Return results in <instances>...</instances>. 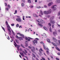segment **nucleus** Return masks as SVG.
Masks as SVG:
<instances>
[{
    "label": "nucleus",
    "instance_id": "obj_32",
    "mask_svg": "<svg viewBox=\"0 0 60 60\" xmlns=\"http://www.w3.org/2000/svg\"><path fill=\"white\" fill-rule=\"evenodd\" d=\"M21 47H22L23 48H24V49L25 48L24 47V45H23L22 44H21Z\"/></svg>",
    "mask_w": 60,
    "mask_h": 60
},
{
    "label": "nucleus",
    "instance_id": "obj_28",
    "mask_svg": "<svg viewBox=\"0 0 60 60\" xmlns=\"http://www.w3.org/2000/svg\"><path fill=\"white\" fill-rule=\"evenodd\" d=\"M46 53H47V54L48 55H49V51H46Z\"/></svg>",
    "mask_w": 60,
    "mask_h": 60
},
{
    "label": "nucleus",
    "instance_id": "obj_58",
    "mask_svg": "<svg viewBox=\"0 0 60 60\" xmlns=\"http://www.w3.org/2000/svg\"><path fill=\"white\" fill-rule=\"evenodd\" d=\"M19 56L20 57V58H22V57L21 56V55H19Z\"/></svg>",
    "mask_w": 60,
    "mask_h": 60
},
{
    "label": "nucleus",
    "instance_id": "obj_18",
    "mask_svg": "<svg viewBox=\"0 0 60 60\" xmlns=\"http://www.w3.org/2000/svg\"><path fill=\"white\" fill-rule=\"evenodd\" d=\"M43 28L45 30H46V31H48V29H47V28H46V27L44 26L43 27Z\"/></svg>",
    "mask_w": 60,
    "mask_h": 60
},
{
    "label": "nucleus",
    "instance_id": "obj_45",
    "mask_svg": "<svg viewBox=\"0 0 60 60\" xmlns=\"http://www.w3.org/2000/svg\"><path fill=\"white\" fill-rule=\"evenodd\" d=\"M31 50H32V52L33 53H35V52L34 51H33V50H32V49H31Z\"/></svg>",
    "mask_w": 60,
    "mask_h": 60
},
{
    "label": "nucleus",
    "instance_id": "obj_20",
    "mask_svg": "<svg viewBox=\"0 0 60 60\" xmlns=\"http://www.w3.org/2000/svg\"><path fill=\"white\" fill-rule=\"evenodd\" d=\"M20 41H21V40H23V38L21 37H19V38Z\"/></svg>",
    "mask_w": 60,
    "mask_h": 60
},
{
    "label": "nucleus",
    "instance_id": "obj_3",
    "mask_svg": "<svg viewBox=\"0 0 60 60\" xmlns=\"http://www.w3.org/2000/svg\"><path fill=\"white\" fill-rule=\"evenodd\" d=\"M17 17L18 18L16 19V20L19 22H22L21 19L20 18V17L19 16H17Z\"/></svg>",
    "mask_w": 60,
    "mask_h": 60
},
{
    "label": "nucleus",
    "instance_id": "obj_8",
    "mask_svg": "<svg viewBox=\"0 0 60 60\" xmlns=\"http://www.w3.org/2000/svg\"><path fill=\"white\" fill-rule=\"evenodd\" d=\"M52 39H53L54 40H55V41H54V42H55L56 43V44H57V41H57V39H56V38L54 37H53Z\"/></svg>",
    "mask_w": 60,
    "mask_h": 60
},
{
    "label": "nucleus",
    "instance_id": "obj_59",
    "mask_svg": "<svg viewBox=\"0 0 60 60\" xmlns=\"http://www.w3.org/2000/svg\"><path fill=\"white\" fill-rule=\"evenodd\" d=\"M36 40H39V39L37 38H35Z\"/></svg>",
    "mask_w": 60,
    "mask_h": 60
},
{
    "label": "nucleus",
    "instance_id": "obj_36",
    "mask_svg": "<svg viewBox=\"0 0 60 60\" xmlns=\"http://www.w3.org/2000/svg\"><path fill=\"white\" fill-rule=\"evenodd\" d=\"M16 27H19V25L18 24H17L16 25Z\"/></svg>",
    "mask_w": 60,
    "mask_h": 60
},
{
    "label": "nucleus",
    "instance_id": "obj_42",
    "mask_svg": "<svg viewBox=\"0 0 60 60\" xmlns=\"http://www.w3.org/2000/svg\"><path fill=\"white\" fill-rule=\"evenodd\" d=\"M24 51L26 53H27V51L26 50V49H24Z\"/></svg>",
    "mask_w": 60,
    "mask_h": 60
},
{
    "label": "nucleus",
    "instance_id": "obj_61",
    "mask_svg": "<svg viewBox=\"0 0 60 60\" xmlns=\"http://www.w3.org/2000/svg\"><path fill=\"white\" fill-rule=\"evenodd\" d=\"M57 25L58 26H59V27H60V25H59L58 24H57Z\"/></svg>",
    "mask_w": 60,
    "mask_h": 60
},
{
    "label": "nucleus",
    "instance_id": "obj_27",
    "mask_svg": "<svg viewBox=\"0 0 60 60\" xmlns=\"http://www.w3.org/2000/svg\"><path fill=\"white\" fill-rule=\"evenodd\" d=\"M54 16H52V17H51V18H50V19H54Z\"/></svg>",
    "mask_w": 60,
    "mask_h": 60
},
{
    "label": "nucleus",
    "instance_id": "obj_4",
    "mask_svg": "<svg viewBox=\"0 0 60 60\" xmlns=\"http://www.w3.org/2000/svg\"><path fill=\"white\" fill-rule=\"evenodd\" d=\"M42 21L41 22V21H39L38 20H37V22H38V23H40V24H45V21L42 20Z\"/></svg>",
    "mask_w": 60,
    "mask_h": 60
},
{
    "label": "nucleus",
    "instance_id": "obj_46",
    "mask_svg": "<svg viewBox=\"0 0 60 60\" xmlns=\"http://www.w3.org/2000/svg\"><path fill=\"white\" fill-rule=\"evenodd\" d=\"M58 16H60V11H59V12L58 13Z\"/></svg>",
    "mask_w": 60,
    "mask_h": 60
},
{
    "label": "nucleus",
    "instance_id": "obj_16",
    "mask_svg": "<svg viewBox=\"0 0 60 60\" xmlns=\"http://www.w3.org/2000/svg\"><path fill=\"white\" fill-rule=\"evenodd\" d=\"M53 34L54 36H56V34H57V33L56 32H54L53 33Z\"/></svg>",
    "mask_w": 60,
    "mask_h": 60
},
{
    "label": "nucleus",
    "instance_id": "obj_33",
    "mask_svg": "<svg viewBox=\"0 0 60 60\" xmlns=\"http://www.w3.org/2000/svg\"><path fill=\"white\" fill-rule=\"evenodd\" d=\"M15 36L16 38L17 39H19V37L17 35L16 36Z\"/></svg>",
    "mask_w": 60,
    "mask_h": 60
},
{
    "label": "nucleus",
    "instance_id": "obj_31",
    "mask_svg": "<svg viewBox=\"0 0 60 60\" xmlns=\"http://www.w3.org/2000/svg\"><path fill=\"white\" fill-rule=\"evenodd\" d=\"M22 52L23 53V54H24V55H27L26 54V53L25 52H24V51H23Z\"/></svg>",
    "mask_w": 60,
    "mask_h": 60
},
{
    "label": "nucleus",
    "instance_id": "obj_6",
    "mask_svg": "<svg viewBox=\"0 0 60 60\" xmlns=\"http://www.w3.org/2000/svg\"><path fill=\"white\" fill-rule=\"evenodd\" d=\"M17 34H19L21 36H22V37L23 38H25V36L24 35L20 33H17Z\"/></svg>",
    "mask_w": 60,
    "mask_h": 60
},
{
    "label": "nucleus",
    "instance_id": "obj_43",
    "mask_svg": "<svg viewBox=\"0 0 60 60\" xmlns=\"http://www.w3.org/2000/svg\"><path fill=\"white\" fill-rule=\"evenodd\" d=\"M22 7H23V6H24V4L23 3H22Z\"/></svg>",
    "mask_w": 60,
    "mask_h": 60
},
{
    "label": "nucleus",
    "instance_id": "obj_14",
    "mask_svg": "<svg viewBox=\"0 0 60 60\" xmlns=\"http://www.w3.org/2000/svg\"><path fill=\"white\" fill-rule=\"evenodd\" d=\"M56 2L57 4L60 3V0H56Z\"/></svg>",
    "mask_w": 60,
    "mask_h": 60
},
{
    "label": "nucleus",
    "instance_id": "obj_19",
    "mask_svg": "<svg viewBox=\"0 0 60 60\" xmlns=\"http://www.w3.org/2000/svg\"><path fill=\"white\" fill-rule=\"evenodd\" d=\"M38 24L39 25V26H40V27H42L43 26V25L41 24H40L38 23Z\"/></svg>",
    "mask_w": 60,
    "mask_h": 60
},
{
    "label": "nucleus",
    "instance_id": "obj_54",
    "mask_svg": "<svg viewBox=\"0 0 60 60\" xmlns=\"http://www.w3.org/2000/svg\"><path fill=\"white\" fill-rule=\"evenodd\" d=\"M25 18V17H24V16H23L22 18L23 20H25V18Z\"/></svg>",
    "mask_w": 60,
    "mask_h": 60
},
{
    "label": "nucleus",
    "instance_id": "obj_29",
    "mask_svg": "<svg viewBox=\"0 0 60 60\" xmlns=\"http://www.w3.org/2000/svg\"><path fill=\"white\" fill-rule=\"evenodd\" d=\"M40 43H41V44H43V45H44V42H43L42 41H41V42Z\"/></svg>",
    "mask_w": 60,
    "mask_h": 60
},
{
    "label": "nucleus",
    "instance_id": "obj_52",
    "mask_svg": "<svg viewBox=\"0 0 60 60\" xmlns=\"http://www.w3.org/2000/svg\"><path fill=\"white\" fill-rule=\"evenodd\" d=\"M57 54L58 55H59V56H60V52H58L57 53Z\"/></svg>",
    "mask_w": 60,
    "mask_h": 60
},
{
    "label": "nucleus",
    "instance_id": "obj_30",
    "mask_svg": "<svg viewBox=\"0 0 60 60\" xmlns=\"http://www.w3.org/2000/svg\"><path fill=\"white\" fill-rule=\"evenodd\" d=\"M49 31L51 32H52V31L51 30V28L50 27L49 28Z\"/></svg>",
    "mask_w": 60,
    "mask_h": 60
},
{
    "label": "nucleus",
    "instance_id": "obj_49",
    "mask_svg": "<svg viewBox=\"0 0 60 60\" xmlns=\"http://www.w3.org/2000/svg\"><path fill=\"white\" fill-rule=\"evenodd\" d=\"M56 59L57 60H59V59L58 58H56Z\"/></svg>",
    "mask_w": 60,
    "mask_h": 60
},
{
    "label": "nucleus",
    "instance_id": "obj_26",
    "mask_svg": "<svg viewBox=\"0 0 60 60\" xmlns=\"http://www.w3.org/2000/svg\"><path fill=\"white\" fill-rule=\"evenodd\" d=\"M8 8L9 9H10V8H11V6H10V5H8Z\"/></svg>",
    "mask_w": 60,
    "mask_h": 60
},
{
    "label": "nucleus",
    "instance_id": "obj_56",
    "mask_svg": "<svg viewBox=\"0 0 60 60\" xmlns=\"http://www.w3.org/2000/svg\"><path fill=\"white\" fill-rule=\"evenodd\" d=\"M44 7L45 8H47V6L46 5H45Z\"/></svg>",
    "mask_w": 60,
    "mask_h": 60
},
{
    "label": "nucleus",
    "instance_id": "obj_34",
    "mask_svg": "<svg viewBox=\"0 0 60 60\" xmlns=\"http://www.w3.org/2000/svg\"><path fill=\"white\" fill-rule=\"evenodd\" d=\"M28 2L29 3H31V0H28Z\"/></svg>",
    "mask_w": 60,
    "mask_h": 60
},
{
    "label": "nucleus",
    "instance_id": "obj_63",
    "mask_svg": "<svg viewBox=\"0 0 60 60\" xmlns=\"http://www.w3.org/2000/svg\"><path fill=\"white\" fill-rule=\"evenodd\" d=\"M20 51H22V49H20Z\"/></svg>",
    "mask_w": 60,
    "mask_h": 60
},
{
    "label": "nucleus",
    "instance_id": "obj_60",
    "mask_svg": "<svg viewBox=\"0 0 60 60\" xmlns=\"http://www.w3.org/2000/svg\"><path fill=\"white\" fill-rule=\"evenodd\" d=\"M17 10H15V13H17Z\"/></svg>",
    "mask_w": 60,
    "mask_h": 60
},
{
    "label": "nucleus",
    "instance_id": "obj_21",
    "mask_svg": "<svg viewBox=\"0 0 60 60\" xmlns=\"http://www.w3.org/2000/svg\"><path fill=\"white\" fill-rule=\"evenodd\" d=\"M15 41H16V43H18V44H19V41H18V40H17V39H15Z\"/></svg>",
    "mask_w": 60,
    "mask_h": 60
},
{
    "label": "nucleus",
    "instance_id": "obj_22",
    "mask_svg": "<svg viewBox=\"0 0 60 60\" xmlns=\"http://www.w3.org/2000/svg\"><path fill=\"white\" fill-rule=\"evenodd\" d=\"M11 31L12 32V33L13 35L15 36V33H14V32H13V30H11Z\"/></svg>",
    "mask_w": 60,
    "mask_h": 60
},
{
    "label": "nucleus",
    "instance_id": "obj_37",
    "mask_svg": "<svg viewBox=\"0 0 60 60\" xmlns=\"http://www.w3.org/2000/svg\"><path fill=\"white\" fill-rule=\"evenodd\" d=\"M1 27H2V29H3V30L4 31V32H5V29H4V27H3L2 26H1Z\"/></svg>",
    "mask_w": 60,
    "mask_h": 60
},
{
    "label": "nucleus",
    "instance_id": "obj_5",
    "mask_svg": "<svg viewBox=\"0 0 60 60\" xmlns=\"http://www.w3.org/2000/svg\"><path fill=\"white\" fill-rule=\"evenodd\" d=\"M56 6L53 5L52 7V9H53L54 10H56Z\"/></svg>",
    "mask_w": 60,
    "mask_h": 60
},
{
    "label": "nucleus",
    "instance_id": "obj_38",
    "mask_svg": "<svg viewBox=\"0 0 60 60\" xmlns=\"http://www.w3.org/2000/svg\"><path fill=\"white\" fill-rule=\"evenodd\" d=\"M25 43L26 44V45H25V46H26V47H27V46H28V45H27V44L26 43V42H25Z\"/></svg>",
    "mask_w": 60,
    "mask_h": 60
},
{
    "label": "nucleus",
    "instance_id": "obj_1",
    "mask_svg": "<svg viewBox=\"0 0 60 60\" xmlns=\"http://www.w3.org/2000/svg\"><path fill=\"white\" fill-rule=\"evenodd\" d=\"M52 12V10L50 9L48 10L47 11H45L44 12V13L45 15H48L49 14H50Z\"/></svg>",
    "mask_w": 60,
    "mask_h": 60
},
{
    "label": "nucleus",
    "instance_id": "obj_53",
    "mask_svg": "<svg viewBox=\"0 0 60 60\" xmlns=\"http://www.w3.org/2000/svg\"><path fill=\"white\" fill-rule=\"evenodd\" d=\"M30 8H33V5H31L30 6Z\"/></svg>",
    "mask_w": 60,
    "mask_h": 60
},
{
    "label": "nucleus",
    "instance_id": "obj_12",
    "mask_svg": "<svg viewBox=\"0 0 60 60\" xmlns=\"http://www.w3.org/2000/svg\"><path fill=\"white\" fill-rule=\"evenodd\" d=\"M53 2H51L50 3L48 4V6H50L51 5H52L53 4Z\"/></svg>",
    "mask_w": 60,
    "mask_h": 60
},
{
    "label": "nucleus",
    "instance_id": "obj_41",
    "mask_svg": "<svg viewBox=\"0 0 60 60\" xmlns=\"http://www.w3.org/2000/svg\"><path fill=\"white\" fill-rule=\"evenodd\" d=\"M47 18H49V17H50V16L49 15H47Z\"/></svg>",
    "mask_w": 60,
    "mask_h": 60
},
{
    "label": "nucleus",
    "instance_id": "obj_13",
    "mask_svg": "<svg viewBox=\"0 0 60 60\" xmlns=\"http://www.w3.org/2000/svg\"><path fill=\"white\" fill-rule=\"evenodd\" d=\"M40 13L41 15H43V12L41 10L40 11Z\"/></svg>",
    "mask_w": 60,
    "mask_h": 60
},
{
    "label": "nucleus",
    "instance_id": "obj_44",
    "mask_svg": "<svg viewBox=\"0 0 60 60\" xmlns=\"http://www.w3.org/2000/svg\"><path fill=\"white\" fill-rule=\"evenodd\" d=\"M37 8H38V9H40V8H41V7L40 6L39 7H37Z\"/></svg>",
    "mask_w": 60,
    "mask_h": 60
},
{
    "label": "nucleus",
    "instance_id": "obj_55",
    "mask_svg": "<svg viewBox=\"0 0 60 60\" xmlns=\"http://www.w3.org/2000/svg\"><path fill=\"white\" fill-rule=\"evenodd\" d=\"M28 48H29V49H31L32 48L31 47V46H28Z\"/></svg>",
    "mask_w": 60,
    "mask_h": 60
},
{
    "label": "nucleus",
    "instance_id": "obj_11",
    "mask_svg": "<svg viewBox=\"0 0 60 60\" xmlns=\"http://www.w3.org/2000/svg\"><path fill=\"white\" fill-rule=\"evenodd\" d=\"M50 23L51 24H55V21H52V20H51Z\"/></svg>",
    "mask_w": 60,
    "mask_h": 60
},
{
    "label": "nucleus",
    "instance_id": "obj_23",
    "mask_svg": "<svg viewBox=\"0 0 60 60\" xmlns=\"http://www.w3.org/2000/svg\"><path fill=\"white\" fill-rule=\"evenodd\" d=\"M56 49H57V50H58V51H60V50L59 49V48L57 47H56Z\"/></svg>",
    "mask_w": 60,
    "mask_h": 60
},
{
    "label": "nucleus",
    "instance_id": "obj_51",
    "mask_svg": "<svg viewBox=\"0 0 60 60\" xmlns=\"http://www.w3.org/2000/svg\"><path fill=\"white\" fill-rule=\"evenodd\" d=\"M22 56H24V55L23 53L22 52Z\"/></svg>",
    "mask_w": 60,
    "mask_h": 60
},
{
    "label": "nucleus",
    "instance_id": "obj_7",
    "mask_svg": "<svg viewBox=\"0 0 60 60\" xmlns=\"http://www.w3.org/2000/svg\"><path fill=\"white\" fill-rule=\"evenodd\" d=\"M14 44H15V45H16V47H17V48L18 49V50H19V46L17 45L16 43V42H15V41H14Z\"/></svg>",
    "mask_w": 60,
    "mask_h": 60
},
{
    "label": "nucleus",
    "instance_id": "obj_15",
    "mask_svg": "<svg viewBox=\"0 0 60 60\" xmlns=\"http://www.w3.org/2000/svg\"><path fill=\"white\" fill-rule=\"evenodd\" d=\"M33 16L34 17H38V16H37V15L36 14H33Z\"/></svg>",
    "mask_w": 60,
    "mask_h": 60
},
{
    "label": "nucleus",
    "instance_id": "obj_40",
    "mask_svg": "<svg viewBox=\"0 0 60 60\" xmlns=\"http://www.w3.org/2000/svg\"><path fill=\"white\" fill-rule=\"evenodd\" d=\"M32 55L33 57H35V55L34 54L32 53Z\"/></svg>",
    "mask_w": 60,
    "mask_h": 60
},
{
    "label": "nucleus",
    "instance_id": "obj_62",
    "mask_svg": "<svg viewBox=\"0 0 60 60\" xmlns=\"http://www.w3.org/2000/svg\"><path fill=\"white\" fill-rule=\"evenodd\" d=\"M7 11H8L9 10V8H6Z\"/></svg>",
    "mask_w": 60,
    "mask_h": 60
},
{
    "label": "nucleus",
    "instance_id": "obj_50",
    "mask_svg": "<svg viewBox=\"0 0 60 60\" xmlns=\"http://www.w3.org/2000/svg\"><path fill=\"white\" fill-rule=\"evenodd\" d=\"M5 6H7V3H5Z\"/></svg>",
    "mask_w": 60,
    "mask_h": 60
},
{
    "label": "nucleus",
    "instance_id": "obj_39",
    "mask_svg": "<svg viewBox=\"0 0 60 60\" xmlns=\"http://www.w3.org/2000/svg\"><path fill=\"white\" fill-rule=\"evenodd\" d=\"M54 25H55L54 24H53V25L52 24V28H54Z\"/></svg>",
    "mask_w": 60,
    "mask_h": 60
},
{
    "label": "nucleus",
    "instance_id": "obj_48",
    "mask_svg": "<svg viewBox=\"0 0 60 60\" xmlns=\"http://www.w3.org/2000/svg\"><path fill=\"white\" fill-rule=\"evenodd\" d=\"M11 26H14V24L13 23L12 24H11Z\"/></svg>",
    "mask_w": 60,
    "mask_h": 60
},
{
    "label": "nucleus",
    "instance_id": "obj_2",
    "mask_svg": "<svg viewBox=\"0 0 60 60\" xmlns=\"http://www.w3.org/2000/svg\"><path fill=\"white\" fill-rule=\"evenodd\" d=\"M6 25H7V27L8 28V31L10 33H11V30H11V28L10 26L9 25H8V22H7V21H6Z\"/></svg>",
    "mask_w": 60,
    "mask_h": 60
},
{
    "label": "nucleus",
    "instance_id": "obj_9",
    "mask_svg": "<svg viewBox=\"0 0 60 60\" xmlns=\"http://www.w3.org/2000/svg\"><path fill=\"white\" fill-rule=\"evenodd\" d=\"M41 51H42V52H43L44 51H43V50H42V49L41 48L39 50V51L41 53H40V54H39V55L40 56H41Z\"/></svg>",
    "mask_w": 60,
    "mask_h": 60
},
{
    "label": "nucleus",
    "instance_id": "obj_17",
    "mask_svg": "<svg viewBox=\"0 0 60 60\" xmlns=\"http://www.w3.org/2000/svg\"><path fill=\"white\" fill-rule=\"evenodd\" d=\"M47 40L48 42L49 43H51V42L50 41V40L48 38V39H47Z\"/></svg>",
    "mask_w": 60,
    "mask_h": 60
},
{
    "label": "nucleus",
    "instance_id": "obj_64",
    "mask_svg": "<svg viewBox=\"0 0 60 60\" xmlns=\"http://www.w3.org/2000/svg\"><path fill=\"white\" fill-rule=\"evenodd\" d=\"M28 39H32V38H31L30 37H28Z\"/></svg>",
    "mask_w": 60,
    "mask_h": 60
},
{
    "label": "nucleus",
    "instance_id": "obj_24",
    "mask_svg": "<svg viewBox=\"0 0 60 60\" xmlns=\"http://www.w3.org/2000/svg\"><path fill=\"white\" fill-rule=\"evenodd\" d=\"M52 44L54 45V46H56V44H55V43L54 42H52Z\"/></svg>",
    "mask_w": 60,
    "mask_h": 60
},
{
    "label": "nucleus",
    "instance_id": "obj_57",
    "mask_svg": "<svg viewBox=\"0 0 60 60\" xmlns=\"http://www.w3.org/2000/svg\"><path fill=\"white\" fill-rule=\"evenodd\" d=\"M25 39H26V40H27V39H28V38H27V37L25 38Z\"/></svg>",
    "mask_w": 60,
    "mask_h": 60
},
{
    "label": "nucleus",
    "instance_id": "obj_10",
    "mask_svg": "<svg viewBox=\"0 0 60 60\" xmlns=\"http://www.w3.org/2000/svg\"><path fill=\"white\" fill-rule=\"evenodd\" d=\"M38 41H37V40H35L34 41H33L32 42L34 44H35V43H36V44H37V43Z\"/></svg>",
    "mask_w": 60,
    "mask_h": 60
},
{
    "label": "nucleus",
    "instance_id": "obj_25",
    "mask_svg": "<svg viewBox=\"0 0 60 60\" xmlns=\"http://www.w3.org/2000/svg\"><path fill=\"white\" fill-rule=\"evenodd\" d=\"M43 47L44 49H45V50H46V47L45 46V45H43Z\"/></svg>",
    "mask_w": 60,
    "mask_h": 60
},
{
    "label": "nucleus",
    "instance_id": "obj_35",
    "mask_svg": "<svg viewBox=\"0 0 60 60\" xmlns=\"http://www.w3.org/2000/svg\"><path fill=\"white\" fill-rule=\"evenodd\" d=\"M48 25L50 27L51 26V24H50V23H48Z\"/></svg>",
    "mask_w": 60,
    "mask_h": 60
},
{
    "label": "nucleus",
    "instance_id": "obj_47",
    "mask_svg": "<svg viewBox=\"0 0 60 60\" xmlns=\"http://www.w3.org/2000/svg\"><path fill=\"white\" fill-rule=\"evenodd\" d=\"M22 2H23V3H25V0H22Z\"/></svg>",
    "mask_w": 60,
    "mask_h": 60
}]
</instances>
